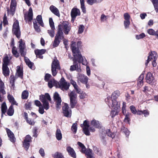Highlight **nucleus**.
<instances>
[{"mask_svg":"<svg viewBox=\"0 0 158 158\" xmlns=\"http://www.w3.org/2000/svg\"><path fill=\"white\" fill-rule=\"evenodd\" d=\"M76 43L73 42L71 47L73 56L74 58L73 59V65L71 66L70 70L71 71L76 70L78 72H81L80 65L77 63L78 61L79 63H82V64L86 65L87 64V62L84 57H83L79 52L78 48L75 47Z\"/></svg>","mask_w":158,"mask_h":158,"instance_id":"f257e3e1","label":"nucleus"},{"mask_svg":"<svg viewBox=\"0 0 158 158\" xmlns=\"http://www.w3.org/2000/svg\"><path fill=\"white\" fill-rule=\"evenodd\" d=\"M120 93L118 90L114 91L111 96H108L105 99L106 102L109 106H114L117 109L119 107V104L117 102V98L120 95Z\"/></svg>","mask_w":158,"mask_h":158,"instance_id":"f03ea898","label":"nucleus"},{"mask_svg":"<svg viewBox=\"0 0 158 158\" xmlns=\"http://www.w3.org/2000/svg\"><path fill=\"white\" fill-rule=\"evenodd\" d=\"M71 29V27L69 23L68 22H63L61 24L58 26L57 32L59 31L62 33V36H64L63 32L66 35H68Z\"/></svg>","mask_w":158,"mask_h":158,"instance_id":"7ed1b4c3","label":"nucleus"},{"mask_svg":"<svg viewBox=\"0 0 158 158\" xmlns=\"http://www.w3.org/2000/svg\"><path fill=\"white\" fill-rule=\"evenodd\" d=\"M40 100L43 103V107L46 110H48L49 108V106L48 101H51V98L49 94L46 93L45 95H40Z\"/></svg>","mask_w":158,"mask_h":158,"instance_id":"20e7f679","label":"nucleus"},{"mask_svg":"<svg viewBox=\"0 0 158 158\" xmlns=\"http://www.w3.org/2000/svg\"><path fill=\"white\" fill-rule=\"evenodd\" d=\"M77 144L81 148V152L83 153H85L87 155V158H95L93 154L92 153V150L89 149L86 150L85 146L80 142H78Z\"/></svg>","mask_w":158,"mask_h":158,"instance_id":"39448f33","label":"nucleus"},{"mask_svg":"<svg viewBox=\"0 0 158 158\" xmlns=\"http://www.w3.org/2000/svg\"><path fill=\"white\" fill-rule=\"evenodd\" d=\"M81 126L82 128L84 134L87 135H90L89 130L92 132H94L95 131V129L92 127H90L89 129V123L87 120L84 121L83 124L81 125Z\"/></svg>","mask_w":158,"mask_h":158,"instance_id":"423d86ee","label":"nucleus"},{"mask_svg":"<svg viewBox=\"0 0 158 158\" xmlns=\"http://www.w3.org/2000/svg\"><path fill=\"white\" fill-rule=\"evenodd\" d=\"M57 84L58 87L63 91L67 90L70 85V84L66 81L63 77L61 78Z\"/></svg>","mask_w":158,"mask_h":158,"instance_id":"0eeeda50","label":"nucleus"},{"mask_svg":"<svg viewBox=\"0 0 158 158\" xmlns=\"http://www.w3.org/2000/svg\"><path fill=\"white\" fill-rule=\"evenodd\" d=\"M70 99V104L72 108H73L77 103V95L74 91H72L68 94Z\"/></svg>","mask_w":158,"mask_h":158,"instance_id":"6e6552de","label":"nucleus"},{"mask_svg":"<svg viewBox=\"0 0 158 158\" xmlns=\"http://www.w3.org/2000/svg\"><path fill=\"white\" fill-rule=\"evenodd\" d=\"M64 38V36H62V33L59 31L57 32L55 37V40L53 43V46L55 48L58 46L59 44L62 39Z\"/></svg>","mask_w":158,"mask_h":158,"instance_id":"1a4fd4ad","label":"nucleus"},{"mask_svg":"<svg viewBox=\"0 0 158 158\" xmlns=\"http://www.w3.org/2000/svg\"><path fill=\"white\" fill-rule=\"evenodd\" d=\"M52 72L53 76H55L56 74V70L60 69V67L58 61L56 60H54L52 64Z\"/></svg>","mask_w":158,"mask_h":158,"instance_id":"9d476101","label":"nucleus"},{"mask_svg":"<svg viewBox=\"0 0 158 158\" xmlns=\"http://www.w3.org/2000/svg\"><path fill=\"white\" fill-rule=\"evenodd\" d=\"M12 31L17 38H19L20 35V32L18 20H16L14 21Z\"/></svg>","mask_w":158,"mask_h":158,"instance_id":"9b49d317","label":"nucleus"},{"mask_svg":"<svg viewBox=\"0 0 158 158\" xmlns=\"http://www.w3.org/2000/svg\"><path fill=\"white\" fill-rule=\"evenodd\" d=\"M19 48L21 55L23 56H25L26 54L25 43L22 39H20L19 41Z\"/></svg>","mask_w":158,"mask_h":158,"instance_id":"f8f14e48","label":"nucleus"},{"mask_svg":"<svg viewBox=\"0 0 158 158\" xmlns=\"http://www.w3.org/2000/svg\"><path fill=\"white\" fill-rule=\"evenodd\" d=\"M62 110L64 116L68 117H71V111L69 108L68 105L67 104H64V105L62 107Z\"/></svg>","mask_w":158,"mask_h":158,"instance_id":"ddd939ff","label":"nucleus"},{"mask_svg":"<svg viewBox=\"0 0 158 158\" xmlns=\"http://www.w3.org/2000/svg\"><path fill=\"white\" fill-rule=\"evenodd\" d=\"M54 98L56 103V109L58 110L60 108L61 100L59 95L57 92H55L54 94Z\"/></svg>","mask_w":158,"mask_h":158,"instance_id":"4468645a","label":"nucleus"},{"mask_svg":"<svg viewBox=\"0 0 158 158\" xmlns=\"http://www.w3.org/2000/svg\"><path fill=\"white\" fill-rule=\"evenodd\" d=\"M31 142V136L28 135L25 137V139L23 142V146L25 150L27 151L28 149L30 146V143Z\"/></svg>","mask_w":158,"mask_h":158,"instance_id":"2eb2a0df","label":"nucleus"},{"mask_svg":"<svg viewBox=\"0 0 158 158\" xmlns=\"http://www.w3.org/2000/svg\"><path fill=\"white\" fill-rule=\"evenodd\" d=\"M77 78L78 82L80 81L84 84L87 83L88 78L84 74H79Z\"/></svg>","mask_w":158,"mask_h":158,"instance_id":"dca6fc26","label":"nucleus"},{"mask_svg":"<svg viewBox=\"0 0 158 158\" xmlns=\"http://www.w3.org/2000/svg\"><path fill=\"white\" fill-rule=\"evenodd\" d=\"M80 15V12L79 10L76 8H73L71 11V21L73 22L76 16H79Z\"/></svg>","mask_w":158,"mask_h":158,"instance_id":"f3484780","label":"nucleus"},{"mask_svg":"<svg viewBox=\"0 0 158 158\" xmlns=\"http://www.w3.org/2000/svg\"><path fill=\"white\" fill-rule=\"evenodd\" d=\"M157 55L156 52L154 51L152 52L148 57V60H146L145 64L147 66L149 62L151 60H156L157 58Z\"/></svg>","mask_w":158,"mask_h":158,"instance_id":"a211bd4d","label":"nucleus"},{"mask_svg":"<svg viewBox=\"0 0 158 158\" xmlns=\"http://www.w3.org/2000/svg\"><path fill=\"white\" fill-rule=\"evenodd\" d=\"M16 6V0H11L10 6V13L12 15H13L15 13Z\"/></svg>","mask_w":158,"mask_h":158,"instance_id":"6ab92c4d","label":"nucleus"},{"mask_svg":"<svg viewBox=\"0 0 158 158\" xmlns=\"http://www.w3.org/2000/svg\"><path fill=\"white\" fill-rule=\"evenodd\" d=\"M66 151L69 155L71 157L74 158H76V153L73 148H71L70 146H68L66 147Z\"/></svg>","mask_w":158,"mask_h":158,"instance_id":"aec40b11","label":"nucleus"},{"mask_svg":"<svg viewBox=\"0 0 158 158\" xmlns=\"http://www.w3.org/2000/svg\"><path fill=\"white\" fill-rule=\"evenodd\" d=\"M90 125L96 128H100L102 127L101 123L98 121L94 119L91 121Z\"/></svg>","mask_w":158,"mask_h":158,"instance_id":"412c9836","label":"nucleus"},{"mask_svg":"<svg viewBox=\"0 0 158 158\" xmlns=\"http://www.w3.org/2000/svg\"><path fill=\"white\" fill-rule=\"evenodd\" d=\"M45 49H42L41 50H35V52L37 57L40 59H42L43 58L42 55L44 54L45 52Z\"/></svg>","mask_w":158,"mask_h":158,"instance_id":"4be33fe9","label":"nucleus"},{"mask_svg":"<svg viewBox=\"0 0 158 158\" xmlns=\"http://www.w3.org/2000/svg\"><path fill=\"white\" fill-rule=\"evenodd\" d=\"M32 10L31 8H30L29 10L28 14L27 15H25L24 17L26 20L31 21L33 19Z\"/></svg>","mask_w":158,"mask_h":158,"instance_id":"5701e85b","label":"nucleus"},{"mask_svg":"<svg viewBox=\"0 0 158 158\" xmlns=\"http://www.w3.org/2000/svg\"><path fill=\"white\" fill-rule=\"evenodd\" d=\"M146 79L147 82L149 84L152 83L154 79L152 74L150 72L148 73L146 75Z\"/></svg>","mask_w":158,"mask_h":158,"instance_id":"b1692460","label":"nucleus"},{"mask_svg":"<svg viewBox=\"0 0 158 158\" xmlns=\"http://www.w3.org/2000/svg\"><path fill=\"white\" fill-rule=\"evenodd\" d=\"M6 130L8 136L11 141L12 142H14L15 138L14 137L13 133L8 129L6 128Z\"/></svg>","mask_w":158,"mask_h":158,"instance_id":"393cba45","label":"nucleus"},{"mask_svg":"<svg viewBox=\"0 0 158 158\" xmlns=\"http://www.w3.org/2000/svg\"><path fill=\"white\" fill-rule=\"evenodd\" d=\"M51 11L55 15L59 17L60 14L59 11L57 8L53 6H51L50 7Z\"/></svg>","mask_w":158,"mask_h":158,"instance_id":"a878e982","label":"nucleus"},{"mask_svg":"<svg viewBox=\"0 0 158 158\" xmlns=\"http://www.w3.org/2000/svg\"><path fill=\"white\" fill-rule=\"evenodd\" d=\"M2 69L3 73L5 77L9 76L10 71L7 65H2Z\"/></svg>","mask_w":158,"mask_h":158,"instance_id":"bb28decb","label":"nucleus"},{"mask_svg":"<svg viewBox=\"0 0 158 158\" xmlns=\"http://www.w3.org/2000/svg\"><path fill=\"white\" fill-rule=\"evenodd\" d=\"M24 60L26 64L31 69L34 70V68L33 66V63L31 62L30 60L26 57H24Z\"/></svg>","mask_w":158,"mask_h":158,"instance_id":"cd10ccee","label":"nucleus"},{"mask_svg":"<svg viewBox=\"0 0 158 158\" xmlns=\"http://www.w3.org/2000/svg\"><path fill=\"white\" fill-rule=\"evenodd\" d=\"M5 89V86L4 83L0 79V92L3 95L6 94Z\"/></svg>","mask_w":158,"mask_h":158,"instance_id":"c85d7f7f","label":"nucleus"},{"mask_svg":"<svg viewBox=\"0 0 158 158\" xmlns=\"http://www.w3.org/2000/svg\"><path fill=\"white\" fill-rule=\"evenodd\" d=\"M16 75L18 76V77H20L21 78L23 77V72L22 69L19 66H18L17 67Z\"/></svg>","mask_w":158,"mask_h":158,"instance_id":"c756f323","label":"nucleus"},{"mask_svg":"<svg viewBox=\"0 0 158 158\" xmlns=\"http://www.w3.org/2000/svg\"><path fill=\"white\" fill-rule=\"evenodd\" d=\"M56 137L58 140H60L62 138V135L61 131L59 129H57L56 133Z\"/></svg>","mask_w":158,"mask_h":158,"instance_id":"7c9ffc66","label":"nucleus"},{"mask_svg":"<svg viewBox=\"0 0 158 158\" xmlns=\"http://www.w3.org/2000/svg\"><path fill=\"white\" fill-rule=\"evenodd\" d=\"M8 99L12 105H18V104L15 101L14 97L10 94H8L7 96Z\"/></svg>","mask_w":158,"mask_h":158,"instance_id":"2f4dec72","label":"nucleus"},{"mask_svg":"<svg viewBox=\"0 0 158 158\" xmlns=\"http://www.w3.org/2000/svg\"><path fill=\"white\" fill-rule=\"evenodd\" d=\"M58 83L54 79L50 80L48 82V86L50 88H52L53 85H56Z\"/></svg>","mask_w":158,"mask_h":158,"instance_id":"473e14b6","label":"nucleus"},{"mask_svg":"<svg viewBox=\"0 0 158 158\" xmlns=\"http://www.w3.org/2000/svg\"><path fill=\"white\" fill-rule=\"evenodd\" d=\"M110 107H112L114 109V110H112L111 113V115H112V117H113L115 115L118 114V109L119 108V107L118 108L116 109L115 108V107L114 106H109Z\"/></svg>","mask_w":158,"mask_h":158,"instance_id":"72a5a7b5","label":"nucleus"},{"mask_svg":"<svg viewBox=\"0 0 158 158\" xmlns=\"http://www.w3.org/2000/svg\"><path fill=\"white\" fill-rule=\"evenodd\" d=\"M12 53L13 55L16 57H18L19 56V53L17 50V48L13 46L12 48Z\"/></svg>","mask_w":158,"mask_h":158,"instance_id":"f704fd0d","label":"nucleus"},{"mask_svg":"<svg viewBox=\"0 0 158 158\" xmlns=\"http://www.w3.org/2000/svg\"><path fill=\"white\" fill-rule=\"evenodd\" d=\"M81 8L82 10V11L84 13H86V8L85 6V1L84 0H80Z\"/></svg>","mask_w":158,"mask_h":158,"instance_id":"c9c22d12","label":"nucleus"},{"mask_svg":"<svg viewBox=\"0 0 158 158\" xmlns=\"http://www.w3.org/2000/svg\"><path fill=\"white\" fill-rule=\"evenodd\" d=\"M52 156L54 158H64L62 154L58 152H56L53 154Z\"/></svg>","mask_w":158,"mask_h":158,"instance_id":"e433bc0d","label":"nucleus"},{"mask_svg":"<svg viewBox=\"0 0 158 158\" xmlns=\"http://www.w3.org/2000/svg\"><path fill=\"white\" fill-rule=\"evenodd\" d=\"M105 131L106 134L108 136L110 137L112 139H113L115 135V133L111 132L110 129H107Z\"/></svg>","mask_w":158,"mask_h":158,"instance_id":"4c0bfd02","label":"nucleus"},{"mask_svg":"<svg viewBox=\"0 0 158 158\" xmlns=\"http://www.w3.org/2000/svg\"><path fill=\"white\" fill-rule=\"evenodd\" d=\"M55 28H51L48 30V33L49 35L52 38L55 35Z\"/></svg>","mask_w":158,"mask_h":158,"instance_id":"58836bf2","label":"nucleus"},{"mask_svg":"<svg viewBox=\"0 0 158 158\" xmlns=\"http://www.w3.org/2000/svg\"><path fill=\"white\" fill-rule=\"evenodd\" d=\"M3 64L2 65H8L9 63V57L6 55L3 58Z\"/></svg>","mask_w":158,"mask_h":158,"instance_id":"ea45409f","label":"nucleus"},{"mask_svg":"<svg viewBox=\"0 0 158 158\" xmlns=\"http://www.w3.org/2000/svg\"><path fill=\"white\" fill-rule=\"evenodd\" d=\"M14 113V110L13 105H11L9 108L7 112V114L9 116H12Z\"/></svg>","mask_w":158,"mask_h":158,"instance_id":"a19ab883","label":"nucleus"},{"mask_svg":"<svg viewBox=\"0 0 158 158\" xmlns=\"http://www.w3.org/2000/svg\"><path fill=\"white\" fill-rule=\"evenodd\" d=\"M7 106L5 102H3L2 106V117L3 116V114H5L7 110Z\"/></svg>","mask_w":158,"mask_h":158,"instance_id":"79ce46f5","label":"nucleus"},{"mask_svg":"<svg viewBox=\"0 0 158 158\" xmlns=\"http://www.w3.org/2000/svg\"><path fill=\"white\" fill-rule=\"evenodd\" d=\"M36 19L38 23L41 26H44V24L42 21V16L41 15H38L36 17Z\"/></svg>","mask_w":158,"mask_h":158,"instance_id":"37998d69","label":"nucleus"},{"mask_svg":"<svg viewBox=\"0 0 158 158\" xmlns=\"http://www.w3.org/2000/svg\"><path fill=\"white\" fill-rule=\"evenodd\" d=\"M29 93L27 90H24L22 94V98L23 99H27Z\"/></svg>","mask_w":158,"mask_h":158,"instance_id":"c03bdc74","label":"nucleus"},{"mask_svg":"<svg viewBox=\"0 0 158 158\" xmlns=\"http://www.w3.org/2000/svg\"><path fill=\"white\" fill-rule=\"evenodd\" d=\"M152 2L156 12H158V0H152Z\"/></svg>","mask_w":158,"mask_h":158,"instance_id":"a18cd8bd","label":"nucleus"},{"mask_svg":"<svg viewBox=\"0 0 158 158\" xmlns=\"http://www.w3.org/2000/svg\"><path fill=\"white\" fill-rule=\"evenodd\" d=\"M131 115L130 113L128 112L125 115V118L124 120V121L125 123H129V121L130 120V116Z\"/></svg>","mask_w":158,"mask_h":158,"instance_id":"49530a36","label":"nucleus"},{"mask_svg":"<svg viewBox=\"0 0 158 158\" xmlns=\"http://www.w3.org/2000/svg\"><path fill=\"white\" fill-rule=\"evenodd\" d=\"M144 89L143 90V92L145 93L149 94V92H152L153 91V89L150 88H149L148 86H145L143 87Z\"/></svg>","mask_w":158,"mask_h":158,"instance_id":"de8ad7c7","label":"nucleus"},{"mask_svg":"<svg viewBox=\"0 0 158 158\" xmlns=\"http://www.w3.org/2000/svg\"><path fill=\"white\" fill-rule=\"evenodd\" d=\"M85 27L83 25H80L79 26L78 30V33L79 34H81L82 33L85 29Z\"/></svg>","mask_w":158,"mask_h":158,"instance_id":"09e8293b","label":"nucleus"},{"mask_svg":"<svg viewBox=\"0 0 158 158\" xmlns=\"http://www.w3.org/2000/svg\"><path fill=\"white\" fill-rule=\"evenodd\" d=\"M71 130L75 133L77 130V124L76 123H74L72 127Z\"/></svg>","mask_w":158,"mask_h":158,"instance_id":"8fccbe9b","label":"nucleus"},{"mask_svg":"<svg viewBox=\"0 0 158 158\" xmlns=\"http://www.w3.org/2000/svg\"><path fill=\"white\" fill-rule=\"evenodd\" d=\"M147 33L150 35H155L156 32L152 29H149L147 30Z\"/></svg>","mask_w":158,"mask_h":158,"instance_id":"3c124183","label":"nucleus"},{"mask_svg":"<svg viewBox=\"0 0 158 158\" xmlns=\"http://www.w3.org/2000/svg\"><path fill=\"white\" fill-rule=\"evenodd\" d=\"M122 131L124 132L126 135L127 136H128L130 133V132L128 130V129L125 128L123 127L121 130Z\"/></svg>","mask_w":158,"mask_h":158,"instance_id":"603ef678","label":"nucleus"},{"mask_svg":"<svg viewBox=\"0 0 158 158\" xmlns=\"http://www.w3.org/2000/svg\"><path fill=\"white\" fill-rule=\"evenodd\" d=\"M37 129L36 127H34L32 131L33 133V136L36 137L37 136Z\"/></svg>","mask_w":158,"mask_h":158,"instance_id":"864d4df0","label":"nucleus"},{"mask_svg":"<svg viewBox=\"0 0 158 158\" xmlns=\"http://www.w3.org/2000/svg\"><path fill=\"white\" fill-rule=\"evenodd\" d=\"M130 23V20H124V24L125 28L126 29L128 28Z\"/></svg>","mask_w":158,"mask_h":158,"instance_id":"5fc2aeb1","label":"nucleus"},{"mask_svg":"<svg viewBox=\"0 0 158 158\" xmlns=\"http://www.w3.org/2000/svg\"><path fill=\"white\" fill-rule=\"evenodd\" d=\"M49 23L50 26L51 28H55L54 25V23L52 19V18H50L49 19Z\"/></svg>","mask_w":158,"mask_h":158,"instance_id":"6e6d98bb","label":"nucleus"},{"mask_svg":"<svg viewBox=\"0 0 158 158\" xmlns=\"http://www.w3.org/2000/svg\"><path fill=\"white\" fill-rule=\"evenodd\" d=\"M145 36V35L144 33H142L139 35H137L136 36V38L137 39L139 40L143 38Z\"/></svg>","mask_w":158,"mask_h":158,"instance_id":"4d7b16f0","label":"nucleus"},{"mask_svg":"<svg viewBox=\"0 0 158 158\" xmlns=\"http://www.w3.org/2000/svg\"><path fill=\"white\" fill-rule=\"evenodd\" d=\"M130 109L132 113L134 114H136L137 110L135 107L133 106H130Z\"/></svg>","mask_w":158,"mask_h":158,"instance_id":"13d9d810","label":"nucleus"},{"mask_svg":"<svg viewBox=\"0 0 158 158\" xmlns=\"http://www.w3.org/2000/svg\"><path fill=\"white\" fill-rule=\"evenodd\" d=\"M79 95V97L81 99H83L86 98L87 94L85 93L81 92Z\"/></svg>","mask_w":158,"mask_h":158,"instance_id":"bf43d9fd","label":"nucleus"},{"mask_svg":"<svg viewBox=\"0 0 158 158\" xmlns=\"http://www.w3.org/2000/svg\"><path fill=\"white\" fill-rule=\"evenodd\" d=\"M87 2L89 5H92L94 3L98 2L97 0H87Z\"/></svg>","mask_w":158,"mask_h":158,"instance_id":"052dcab7","label":"nucleus"},{"mask_svg":"<svg viewBox=\"0 0 158 158\" xmlns=\"http://www.w3.org/2000/svg\"><path fill=\"white\" fill-rule=\"evenodd\" d=\"M33 23L34 28L35 30L38 32H40V29L39 27L37 25V23H35L34 22H33Z\"/></svg>","mask_w":158,"mask_h":158,"instance_id":"680f3d73","label":"nucleus"},{"mask_svg":"<svg viewBox=\"0 0 158 158\" xmlns=\"http://www.w3.org/2000/svg\"><path fill=\"white\" fill-rule=\"evenodd\" d=\"M39 153L42 157L44 156L45 154L44 149L43 148H40L39 151Z\"/></svg>","mask_w":158,"mask_h":158,"instance_id":"e2e57ef3","label":"nucleus"},{"mask_svg":"<svg viewBox=\"0 0 158 158\" xmlns=\"http://www.w3.org/2000/svg\"><path fill=\"white\" fill-rule=\"evenodd\" d=\"M76 92L78 94L81 93V92H82L81 89L77 85V86L73 87Z\"/></svg>","mask_w":158,"mask_h":158,"instance_id":"0e129e2a","label":"nucleus"},{"mask_svg":"<svg viewBox=\"0 0 158 158\" xmlns=\"http://www.w3.org/2000/svg\"><path fill=\"white\" fill-rule=\"evenodd\" d=\"M10 83L13 85L14 84L15 78L13 75H11L10 77Z\"/></svg>","mask_w":158,"mask_h":158,"instance_id":"69168bd1","label":"nucleus"},{"mask_svg":"<svg viewBox=\"0 0 158 158\" xmlns=\"http://www.w3.org/2000/svg\"><path fill=\"white\" fill-rule=\"evenodd\" d=\"M125 20H130V16L127 13H125L124 15Z\"/></svg>","mask_w":158,"mask_h":158,"instance_id":"338daca9","label":"nucleus"},{"mask_svg":"<svg viewBox=\"0 0 158 158\" xmlns=\"http://www.w3.org/2000/svg\"><path fill=\"white\" fill-rule=\"evenodd\" d=\"M26 120L27 122L30 125H33L35 123L33 120L30 119L28 118Z\"/></svg>","mask_w":158,"mask_h":158,"instance_id":"774afa93","label":"nucleus"}]
</instances>
